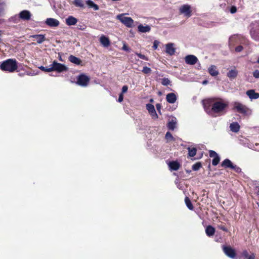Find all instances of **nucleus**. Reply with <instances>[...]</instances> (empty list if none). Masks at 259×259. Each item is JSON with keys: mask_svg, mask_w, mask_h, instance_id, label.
I'll list each match as a JSON object with an SVG mask.
<instances>
[{"mask_svg": "<svg viewBox=\"0 0 259 259\" xmlns=\"http://www.w3.org/2000/svg\"><path fill=\"white\" fill-rule=\"evenodd\" d=\"M228 106V103L220 99L212 104L211 109L207 113L213 117L224 115L227 112Z\"/></svg>", "mask_w": 259, "mask_h": 259, "instance_id": "nucleus-1", "label": "nucleus"}, {"mask_svg": "<svg viewBox=\"0 0 259 259\" xmlns=\"http://www.w3.org/2000/svg\"><path fill=\"white\" fill-rule=\"evenodd\" d=\"M17 68V62L15 59H9L0 63V69L3 71L13 72Z\"/></svg>", "mask_w": 259, "mask_h": 259, "instance_id": "nucleus-2", "label": "nucleus"}, {"mask_svg": "<svg viewBox=\"0 0 259 259\" xmlns=\"http://www.w3.org/2000/svg\"><path fill=\"white\" fill-rule=\"evenodd\" d=\"M251 37L255 41H259V20L252 22L250 25Z\"/></svg>", "mask_w": 259, "mask_h": 259, "instance_id": "nucleus-3", "label": "nucleus"}, {"mask_svg": "<svg viewBox=\"0 0 259 259\" xmlns=\"http://www.w3.org/2000/svg\"><path fill=\"white\" fill-rule=\"evenodd\" d=\"M233 109L243 115H248L251 113V111L249 109L238 102H235L233 103Z\"/></svg>", "mask_w": 259, "mask_h": 259, "instance_id": "nucleus-4", "label": "nucleus"}, {"mask_svg": "<svg viewBox=\"0 0 259 259\" xmlns=\"http://www.w3.org/2000/svg\"><path fill=\"white\" fill-rule=\"evenodd\" d=\"M51 71H55L58 73H61L63 71H66L68 70V67L65 65L58 63L57 61H54L53 63L50 65Z\"/></svg>", "mask_w": 259, "mask_h": 259, "instance_id": "nucleus-5", "label": "nucleus"}, {"mask_svg": "<svg viewBox=\"0 0 259 259\" xmlns=\"http://www.w3.org/2000/svg\"><path fill=\"white\" fill-rule=\"evenodd\" d=\"M117 19L127 27H132L133 25V20L131 17L124 16L123 14H120L117 15Z\"/></svg>", "mask_w": 259, "mask_h": 259, "instance_id": "nucleus-6", "label": "nucleus"}, {"mask_svg": "<svg viewBox=\"0 0 259 259\" xmlns=\"http://www.w3.org/2000/svg\"><path fill=\"white\" fill-rule=\"evenodd\" d=\"M191 6L189 5H183L180 8V12L184 14L187 17H190L192 15Z\"/></svg>", "mask_w": 259, "mask_h": 259, "instance_id": "nucleus-7", "label": "nucleus"}, {"mask_svg": "<svg viewBox=\"0 0 259 259\" xmlns=\"http://www.w3.org/2000/svg\"><path fill=\"white\" fill-rule=\"evenodd\" d=\"M89 78L84 74H81L77 77V83L82 87H86L89 82Z\"/></svg>", "mask_w": 259, "mask_h": 259, "instance_id": "nucleus-8", "label": "nucleus"}, {"mask_svg": "<svg viewBox=\"0 0 259 259\" xmlns=\"http://www.w3.org/2000/svg\"><path fill=\"white\" fill-rule=\"evenodd\" d=\"M223 251L225 254L230 258H234L235 257L236 253L233 249L230 246H223Z\"/></svg>", "mask_w": 259, "mask_h": 259, "instance_id": "nucleus-9", "label": "nucleus"}, {"mask_svg": "<svg viewBox=\"0 0 259 259\" xmlns=\"http://www.w3.org/2000/svg\"><path fill=\"white\" fill-rule=\"evenodd\" d=\"M19 15L20 19L24 21L29 20L32 15L28 10H23L19 13Z\"/></svg>", "mask_w": 259, "mask_h": 259, "instance_id": "nucleus-10", "label": "nucleus"}, {"mask_svg": "<svg viewBox=\"0 0 259 259\" xmlns=\"http://www.w3.org/2000/svg\"><path fill=\"white\" fill-rule=\"evenodd\" d=\"M185 62L187 64L189 65H194L198 61L197 58L193 55H189L185 57Z\"/></svg>", "mask_w": 259, "mask_h": 259, "instance_id": "nucleus-11", "label": "nucleus"}, {"mask_svg": "<svg viewBox=\"0 0 259 259\" xmlns=\"http://www.w3.org/2000/svg\"><path fill=\"white\" fill-rule=\"evenodd\" d=\"M146 109L153 119H157L158 118V115L155 111L154 106L152 104H146Z\"/></svg>", "mask_w": 259, "mask_h": 259, "instance_id": "nucleus-12", "label": "nucleus"}, {"mask_svg": "<svg viewBox=\"0 0 259 259\" xmlns=\"http://www.w3.org/2000/svg\"><path fill=\"white\" fill-rule=\"evenodd\" d=\"M45 23L50 27H55L59 26L60 22L56 19L49 18L46 20Z\"/></svg>", "mask_w": 259, "mask_h": 259, "instance_id": "nucleus-13", "label": "nucleus"}, {"mask_svg": "<svg viewBox=\"0 0 259 259\" xmlns=\"http://www.w3.org/2000/svg\"><path fill=\"white\" fill-rule=\"evenodd\" d=\"M165 52L168 55L172 56L175 54L176 49L175 48L174 44L168 43L165 45Z\"/></svg>", "mask_w": 259, "mask_h": 259, "instance_id": "nucleus-14", "label": "nucleus"}, {"mask_svg": "<svg viewBox=\"0 0 259 259\" xmlns=\"http://www.w3.org/2000/svg\"><path fill=\"white\" fill-rule=\"evenodd\" d=\"M166 100L168 103L173 104L177 101V96L175 93H168L166 95Z\"/></svg>", "mask_w": 259, "mask_h": 259, "instance_id": "nucleus-15", "label": "nucleus"}, {"mask_svg": "<svg viewBox=\"0 0 259 259\" xmlns=\"http://www.w3.org/2000/svg\"><path fill=\"white\" fill-rule=\"evenodd\" d=\"M177 123V120L175 117H173L170 121H169L167 124V127L169 130L174 131L176 127Z\"/></svg>", "mask_w": 259, "mask_h": 259, "instance_id": "nucleus-16", "label": "nucleus"}, {"mask_svg": "<svg viewBox=\"0 0 259 259\" xmlns=\"http://www.w3.org/2000/svg\"><path fill=\"white\" fill-rule=\"evenodd\" d=\"M246 95L251 99H257L259 98V93L255 92L253 90H249L246 92Z\"/></svg>", "mask_w": 259, "mask_h": 259, "instance_id": "nucleus-17", "label": "nucleus"}, {"mask_svg": "<svg viewBox=\"0 0 259 259\" xmlns=\"http://www.w3.org/2000/svg\"><path fill=\"white\" fill-rule=\"evenodd\" d=\"M65 22L67 25H74L77 22V19L72 16H69L65 19Z\"/></svg>", "mask_w": 259, "mask_h": 259, "instance_id": "nucleus-18", "label": "nucleus"}, {"mask_svg": "<svg viewBox=\"0 0 259 259\" xmlns=\"http://www.w3.org/2000/svg\"><path fill=\"white\" fill-rule=\"evenodd\" d=\"M241 256L242 259H255V258L254 253H252L251 254H249L246 250H244L242 252Z\"/></svg>", "mask_w": 259, "mask_h": 259, "instance_id": "nucleus-19", "label": "nucleus"}, {"mask_svg": "<svg viewBox=\"0 0 259 259\" xmlns=\"http://www.w3.org/2000/svg\"><path fill=\"white\" fill-rule=\"evenodd\" d=\"M100 41L101 44L104 47H108L110 45V41L109 39L105 36V35H102L100 38Z\"/></svg>", "mask_w": 259, "mask_h": 259, "instance_id": "nucleus-20", "label": "nucleus"}, {"mask_svg": "<svg viewBox=\"0 0 259 259\" xmlns=\"http://www.w3.org/2000/svg\"><path fill=\"white\" fill-rule=\"evenodd\" d=\"M31 37L35 38L38 44L42 43L45 40V36L43 34H34L30 36Z\"/></svg>", "mask_w": 259, "mask_h": 259, "instance_id": "nucleus-21", "label": "nucleus"}, {"mask_svg": "<svg viewBox=\"0 0 259 259\" xmlns=\"http://www.w3.org/2000/svg\"><path fill=\"white\" fill-rule=\"evenodd\" d=\"M238 75V71L235 69H232L229 70L227 74V76L230 79H233L236 77Z\"/></svg>", "mask_w": 259, "mask_h": 259, "instance_id": "nucleus-22", "label": "nucleus"}, {"mask_svg": "<svg viewBox=\"0 0 259 259\" xmlns=\"http://www.w3.org/2000/svg\"><path fill=\"white\" fill-rule=\"evenodd\" d=\"M208 72L212 76H217L219 72L215 65H212L208 68Z\"/></svg>", "mask_w": 259, "mask_h": 259, "instance_id": "nucleus-23", "label": "nucleus"}, {"mask_svg": "<svg viewBox=\"0 0 259 259\" xmlns=\"http://www.w3.org/2000/svg\"><path fill=\"white\" fill-rule=\"evenodd\" d=\"M230 130L234 133H237L240 130V125L237 122H233L230 125Z\"/></svg>", "mask_w": 259, "mask_h": 259, "instance_id": "nucleus-24", "label": "nucleus"}, {"mask_svg": "<svg viewBox=\"0 0 259 259\" xmlns=\"http://www.w3.org/2000/svg\"><path fill=\"white\" fill-rule=\"evenodd\" d=\"M168 166L170 169L177 170L179 168L180 165L178 162L176 161H172L169 162Z\"/></svg>", "mask_w": 259, "mask_h": 259, "instance_id": "nucleus-25", "label": "nucleus"}, {"mask_svg": "<svg viewBox=\"0 0 259 259\" xmlns=\"http://www.w3.org/2000/svg\"><path fill=\"white\" fill-rule=\"evenodd\" d=\"M68 60L70 62L77 65H80L81 63V61L79 58L73 55L69 56Z\"/></svg>", "mask_w": 259, "mask_h": 259, "instance_id": "nucleus-26", "label": "nucleus"}, {"mask_svg": "<svg viewBox=\"0 0 259 259\" xmlns=\"http://www.w3.org/2000/svg\"><path fill=\"white\" fill-rule=\"evenodd\" d=\"M138 29L139 32H142V33H146L149 32L151 30V28L148 25L143 26L142 24H140L138 26Z\"/></svg>", "mask_w": 259, "mask_h": 259, "instance_id": "nucleus-27", "label": "nucleus"}, {"mask_svg": "<svg viewBox=\"0 0 259 259\" xmlns=\"http://www.w3.org/2000/svg\"><path fill=\"white\" fill-rule=\"evenodd\" d=\"M205 233L208 237L212 236L215 233V229L211 226H208L205 229Z\"/></svg>", "mask_w": 259, "mask_h": 259, "instance_id": "nucleus-28", "label": "nucleus"}, {"mask_svg": "<svg viewBox=\"0 0 259 259\" xmlns=\"http://www.w3.org/2000/svg\"><path fill=\"white\" fill-rule=\"evenodd\" d=\"M232 162L229 159H225L222 163L221 165L225 168H231L233 165Z\"/></svg>", "mask_w": 259, "mask_h": 259, "instance_id": "nucleus-29", "label": "nucleus"}, {"mask_svg": "<svg viewBox=\"0 0 259 259\" xmlns=\"http://www.w3.org/2000/svg\"><path fill=\"white\" fill-rule=\"evenodd\" d=\"M86 4L87 5L90 7L93 8L95 10L97 11L99 9V6L95 4L91 0H87L86 1Z\"/></svg>", "mask_w": 259, "mask_h": 259, "instance_id": "nucleus-30", "label": "nucleus"}, {"mask_svg": "<svg viewBox=\"0 0 259 259\" xmlns=\"http://www.w3.org/2000/svg\"><path fill=\"white\" fill-rule=\"evenodd\" d=\"M258 146H259V144L258 143H256L254 145L252 143L248 142L247 145H246V147L255 151H259V148L257 147Z\"/></svg>", "mask_w": 259, "mask_h": 259, "instance_id": "nucleus-31", "label": "nucleus"}, {"mask_svg": "<svg viewBox=\"0 0 259 259\" xmlns=\"http://www.w3.org/2000/svg\"><path fill=\"white\" fill-rule=\"evenodd\" d=\"M185 203H186V205L187 207L190 210H193L194 209L193 205L192 204L190 199L188 197H185Z\"/></svg>", "mask_w": 259, "mask_h": 259, "instance_id": "nucleus-32", "label": "nucleus"}, {"mask_svg": "<svg viewBox=\"0 0 259 259\" xmlns=\"http://www.w3.org/2000/svg\"><path fill=\"white\" fill-rule=\"evenodd\" d=\"M188 155L190 157H194L196 154L197 149L195 148L188 147Z\"/></svg>", "mask_w": 259, "mask_h": 259, "instance_id": "nucleus-33", "label": "nucleus"}, {"mask_svg": "<svg viewBox=\"0 0 259 259\" xmlns=\"http://www.w3.org/2000/svg\"><path fill=\"white\" fill-rule=\"evenodd\" d=\"M165 139L167 142H170L171 141H175V138L172 136L171 134L169 132H167L165 136Z\"/></svg>", "mask_w": 259, "mask_h": 259, "instance_id": "nucleus-34", "label": "nucleus"}, {"mask_svg": "<svg viewBox=\"0 0 259 259\" xmlns=\"http://www.w3.org/2000/svg\"><path fill=\"white\" fill-rule=\"evenodd\" d=\"M73 4L76 7L82 8H84V7L83 1L82 0H74Z\"/></svg>", "mask_w": 259, "mask_h": 259, "instance_id": "nucleus-35", "label": "nucleus"}, {"mask_svg": "<svg viewBox=\"0 0 259 259\" xmlns=\"http://www.w3.org/2000/svg\"><path fill=\"white\" fill-rule=\"evenodd\" d=\"M201 167V164L200 162H198L193 165L192 169L194 171H197L199 170Z\"/></svg>", "mask_w": 259, "mask_h": 259, "instance_id": "nucleus-36", "label": "nucleus"}, {"mask_svg": "<svg viewBox=\"0 0 259 259\" xmlns=\"http://www.w3.org/2000/svg\"><path fill=\"white\" fill-rule=\"evenodd\" d=\"M220 160V158L219 155L215 157H214L212 160V164L214 166H216L219 163Z\"/></svg>", "mask_w": 259, "mask_h": 259, "instance_id": "nucleus-37", "label": "nucleus"}, {"mask_svg": "<svg viewBox=\"0 0 259 259\" xmlns=\"http://www.w3.org/2000/svg\"><path fill=\"white\" fill-rule=\"evenodd\" d=\"M20 18H19V15L18 16V15H15L13 17H12L11 18H10V21L11 22H13L14 23H18L19 20Z\"/></svg>", "mask_w": 259, "mask_h": 259, "instance_id": "nucleus-38", "label": "nucleus"}, {"mask_svg": "<svg viewBox=\"0 0 259 259\" xmlns=\"http://www.w3.org/2000/svg\"><path fill=\"white\" fill-rule=\"evenodd\" d=\"M170 83V80L167 78H163L162 79L161 83L163 85H167Z\"/></svg>", "mask_w": 259, "mask_h": 259, "instance_id": "nucleus-39", "label": "nucleus"}, {"mask_svg": "<svg viewBox=\"0 0 259 259\" xmlns=\"http://www.w3.org/2000/svg\"><path fill=\"white\" fill-rule=\"evenodd\" d=\"M231 168L237 173H240L241 171V169L236 165L233 164Z\"/></svg>", "mask_w": 259, "mask_h": 259, "instance_id": "nucleus-40", "label": "nucleus"}, {"mask_svg": "<svg viewBox=\"0 0 259 259\" xmlns=\"http://www.w3.org/2000/svg\"><path fill=\"white\" fill-rule=\"evenodd\" d=\"M142 72L144 73L148 74V73H150L151 72V69L149 67H148L147 66H145L143 68Z\"/></svg>", "mask_w": 259, "mask_h": 259, "instance_id": "nucleus-41", "label": "nucleus"}, {"mask_svg": "<svg viewBox=\"0 0 259 259\" xmlns=\"http://www.w3.org/2000/svg\"><path fill=\"white\" fill-rule=\"evenodd\" d=\"M237 37V35H234V36H232L231 37H230L229 40V45H233L234 41L236 39Z\"/></svg>", "mask_w": 259, "mask_h": 259, "instance_id": "nucleus-42", "label": "nucleus"}, {"mask_svg": "<svg viewBox=\"0 0 259 259\" xmlns=\"http://www.w3.org/2000/svg\"><path fill=\"white\" fill-rule=\"evenodd\" d=\"M136 54L141 59H143V60H145L146 61H148V58L145 56V55H142L140 53H136Z\"/></svg>", "mask_w": 259, "mask_h": 259, "instance_id": "nucleus-43", "label": "nucleus"}, {"mask_svg": "<svg viewBox=\"0 0 259 259\" xmlns=\"http://www.w3.org/2000/svg\"><path fill=\"white\" fill-rule=\"evenodd\" d=\"M209 156L210 157L214 158V157H215L217 156H218V154L214 151H213V150H210L209 151Z\"/></svg>", "mask_w": 259, "mask_h": 259, "instance_id": "nucleus-44", "label": "nucleus"}, {"mask_svg": "<svg viewBox=\"0 0 259 259\" xmlns=\"http://www.w3.org/2000/svg\"><path fill=\"white\" fill-rule=\"evenodd\" d=\"M39 68L41 70L45 71V72H51V70H49V69H50V67L49 68H46L43 66H40L39 67Z\"/></svg>", "mask_w": 259, "mask_h": 259, "instance_id": "nucleus-45", "label": "nucleus"}, {"mask_svg": "<svg viewBox=\"0 0 259 259\" xmlns=\"http://www.w3.org/2000/svg\"><path fill=\"white\" fill-rule=\"evenodd\" d=\"M218 228L225 232H228V229L223 225H218Z\"/></svg>", "mask_w": 259, "mask_h": 259, "instance_id": "nucleus-46", "label": "nucleus"}, {"mask_svg": "<svg viewBox=\"0 0 259 259\" xmlns=\"http://www.w3.org/2000/svg\"><path fill=\"white\" fill-rule=\"evenodd\" d=\"M253 76L255 78H259V70H255L252 73Z\"/></svg>", "mask_w": 259, "mask_h": 259, "instance_id": "nucleus-47", "label": "nucleus"}, {"mask_svg": "<svg viewBox=\"0 0 259 259\" xmlns=\"http://www.w3.org/2000/svg\"><path fill=\"white\" fill-rule=\"evenodd\" d=\"M248 142H249L246 139L240 141L241 144H242L243 146L246 147V145H247Z\"/></svg>", "mask_w": 259, "mask_h": 259, "instance_id": "nucleus-48", "label": "nucleus"}, {"mask_svg": "<svg viewBox=\"0 0 259 259\" xmlns=\"http://www.w3.org/2000/svg\"><path fill=\"white\" fill-rule=\"evenodd\" d=\"M176 184L177 185V188H179L180 190H183L184 186L183 184L178 183L177 181H176Z\"/></svg>", "mask_w": 259, "mask_h": 259, "instance_id": "nucleus-49", "label": "nucleus"}, {"mask_svg": "<svg viewBox=\"0 0 259 259\" xmlns=\"http://www.w3.org/2000/svg\"><path fill=\"white\" fill-rule=\"evenodd\" d=\"M230 11L231 14H234L237 11L236 7L235 6H232L230 8Z\"/></svg>", "mask_w": 259, "mask_h": 259, "instance_id": "nucleus-50", "label": "nucleus"}, {"mask_svg": "<svg viewBox=\"0 0 259 259\" xmlns=\"http://www.w3.org/2000/svg\"><path fill=\"white\" fill-rule=\"evenodd\" d=\"M128 87L127 85H123L122 88V92L121 93L124 94L127 91Z\"/></svg>", "mask_w": 259, "mask_h": 259, "instance_id": "nucleus-51", "label": "nucleus"}, {"mask_svg": "<svg viewBox=\"0 0 259 259\" xmlns=\"http://www.w3.org/2000/svg\"><path fill=\"white\" fill-rule=\"evenodd\" d=\"M243 50V47L242 46H239L235 48V51L237 52H240Z\"/></svg>", "mask_w": 259, "mask_h": 259, "instance_id": "nucleus-52", "label": "nucleus"}, {"mask_svg": "<svg viewBox=\"0 0 259 259\" xmlns=\"http://www.w3.org/2000/svg\"><path fill=\"white\" fill-rule=\"evenodd\" d=\"M123 95L122 93H120L119 94V96L118 97V102H121L123 101Z\"/></svg>", "mask_w": 259, "mask_h": 259, "instance_id": "nucleus-53", "label": "nucleus"}, {"mask_svg": "<svg viewBox=\"0 0 259 259\" xmlns=\"http://www.w3.org/2000/svg\"><path fill=\"white\" fill-rule=\"evenodd\" d=\"M158 42L156 40H155L154 41V44H153V48L155 50L158 47Z\"/></svg>", "mask_w": 259, "mask_h": 259, "instance_id": "nucleus-54", "label": "nucleus"}, {"mask_svg": "<svg viewBox=\"0 0 259 259\" xmlns=\"http://www.w3.org/2000/svg\"><path fill=\"white\" fill-rule=\"evenodd\" d=\"M122 50L125 51H130L129 48L125 44H123V46L122 47Z\"/></svg>", "mask_w": 259, "mask_h": 259, "instance_id": "nucleus-55", "label": "nucleus"}, {"mask_svg": "<svg viewBox=\"0 0 259 259\" xmlns=\"http://www.w3.org/2000/svg\"><path fill=\"white\" fill-rule=\"evenodd\" d=\"M156 109H157V111H158V112L159 113H160V109H161V106L160 104L157 103L156 105Z\"/></svg>", "mask_w": 259, "mask_h": 259, "instance_id": "nucleus-56", "label": "nucleus"}, {"mask_svg": "<svg viewBox=\"0 0 259 259\" xmlns=\"http://www.w3.org/2000/svg\"><path fill=\"white\" fill-rule=\"evenodd\" d=\"M3 35V31L0 30V42L2 41V37Z\"/></svg>", "mask_w": 259, "mask_h": 259, "instance_id": "nucleus-57", "label": "nucleus"}, {"mask_svg": "<svg viewBox=\"0 0 259 259\" xmlns=\"http://www.w3.org/2000/svg\"><path fill=\"white\" fill-rule=\"evenodd\" d=\"M208 83V81L207 80H205L203 81L202 84H206Z\"/></svg>", "mask_w": 259, "mask_h": 259, "instance_id": "nucleus-58", "label": "nucleus"}, {"mask_svg": "<svg viewBox=\"0 0 259 259\" xmlns=\"http://www.w3.org/2000/svg\"><path fill=\"white\" fill-rule=\"evenodd\" d=\"M149 102L150 103H153L154 102V100L153 99H150Z\"/></svg>", "mask_w": 259, "mask_h": 259, "instance_id": "nucleus-59", "label": "nucleus"}, {"mask_svg": "<svg viewBox=\"0 0 259 259\" xmlns=\"http://www.w3.org/2000/svg\"><path fill=\"white\" fill-rule=\"evenodd\" d=\"M256 63L259 64V58H258L257 60L256 61Z\"/></svg>", "mask_w": 259, "mask_h": 259, "instance_id": "nucleus-60", "label": "nucleus"}, {"mask_svg": "<svg viewBox=\"0 0 259 259\" xmlns=\"http://www.w3.org/2000/svg\"><path fill=\"white\" fill-rule=\"evenodd\" d=\"M59 60H61V61H62V59H61V56L60 57Z\"/></svg>", "mask_w": 259, "mask_h": 259, "instance_id": "nucleus-61", "label": "nucleus"}]
</instances>
